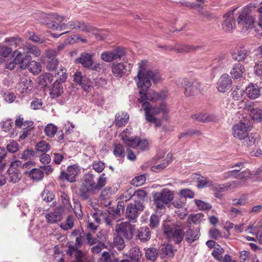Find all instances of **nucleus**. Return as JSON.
<instances>
[{
  "label": "nucleus",
  "instance_id": "47",
  "mask_svg": "<svg viewBox=\"0 0 262 262\" xmlns=\"http://www.w3.org/2000/svg\"><path fill=\"white\" fill-rule=\"evenodd\" d=\"M57 131V127L53 124H47L44 129L45 134L49 137H54Z\"/></svg>",
  "mask_w": 262,
  "mask_h": 262
},
{
  "label": "nucleus",
  "instance_id": "59",
  "mask_svg": "<svg viewBox=\"0 0 262 262\" xmlns=\"http://www.w3.org/2000/svg\"><path fill=\"white\" fill-rule=\"evenodd\" d=\"M244 94V91L238 88H236L231 94L232 97L235 100L241 99Z\"/></svg>",
  "mask_w": 262,
  "mask_h": 262
},
{
  "label": "nucleus",
  "instance_id": "25",
  "mask_svg": "<svg viewBox=\"0 0 262 262\" xmlns=\"http://www.w3.org/2000/svg\"><path fill=\"white\" fill-rule=\"evenodd\" d=\"M129 115L127 113H118L116 115L115 123L118 127L124 126L128 121Z\"/></svg>",
  "mask_w": 262,
  "mask_h": 262
},
{
  "label": "nucleus",
  "instance_id": "15",
  "mask_svg": "<svg viewBox=\"0 0 262 262\" xmlns=\"http://www.w3.org/2000/svg\"><path fill=\"white\" fill-rule=\"evenodd\" d=\"M13 56H15L14 60L15 63L19 65L22 69H25L27 68L28 62L31 60V57L29 55H27L21 53L17 50L13 52Z\"/></svg>",
  "mask_w": 262,
  "mask_h": 262
},
{
  "label": "nucleus",
  "instance_id": "9",
  "mask_svg": "<svg viewBox=\"0 0 262 262\" xmlns=\"http://www.w3.org/2000/svg\"><path fill=\"white\" fill-rule=\"evenodd\" d=\"M51 18L53 20H45L41 21V22L45 24L48 28L52 29L53 30L62 31L69 28L68 26V23L61 24V23L65 20L64 17L55 14L51 15Z\"/></svg>",
  "mask_w": 262,
  "mask_h": 262
},
{
  "label": "nucleus",
  "instance_id": "17",
  "mask_svg": "<svg viewBox=\"0 0 262 262\" xmlns=\"http://www.w3.org/2000/svg\"><path fill=\"white\" fill-rule=\"evenodd\" d=\"M63 209L61 207H57L53 212L47 213L45 215L47 222L49 224H56L60 222L62 219Z\"/></svg>",
  "mask_w": 262,
  "mask_h": 262
},
{
  "label": "nucleus",
  "instance_id": "37",
  "mask_svg": "<svg viewBox=\"0 0 262 262\" xmlns=\"http://www.w3.org/2000/svg\"><path fill=\"white\" fill-rule=\"evenodd\" d=\"M201 48L202 47L199 46H194L193 45H182L176 49V51L178 53H185L193 52Z\"/></svg>",
  "mask_w": 262,
  "mask_h": 262
},
{
  "label": "nucleus",
  "instance_id": "12",
  "mask_svg": "<svg viewBox=\"0 0 262 262\" xmlns=\"http://www.w3.org/2000/svg\"><path fill=\"white\" fill-rule=\"evenodd\" d=\"M143 207L142 202L135 201L134 203H130L126 208V217L130 221L135 222L139 214V212L142 211Z\"/></svg>",
  "mask_w": 262,
  "mask_h": 262
},
{
  "label": "nucleus",
  "instance_id": "26",
  "mask_svg": "<svg viewBox=\"0 0 262 262\" xmlns=\"http://www.w3.org/2000/svg\"><path fill=\"white\" fill-rule=\"evenodd\" d=\"M92 54L82 53L78 59L79 62L85 68H89L92 66L93 63Z\"/></svg>",
  "mask_w": 262,
  "mask_h": 262
},
{
  "label": "nucleus",
  "instance_id": "36",
  "mask_svg": "<svg viewBox=\"0 0 262 262\" xmlns=\"http://www.w3.org/2000/svg\"><path fill=\"white\" fill-rule=\"evenodd\" d=\"M132 148H139L141 150H146L149 149V144L148 141L145 139L141 140L138 138H135V140L133 143Z\"/></svg>",
  "mask_w": 262,
  "mask_h": 262
},
{
  "label": "nucleus",
  "instance_id": "43",
  "mask_svg": "<svg viewBox=\"0 0 262 262\" xmlns=\"http://www.w3.org/2000/svg\"><path fill=\"white\" fill-rule=\"evenodd\" d=\"M27 67L29 70L33 74H38L41 70L40 64L34 60L28 62Z\"/></svg>",
  "mask_w": 262,
  "mask_h": 262
},
{
  "label": "nucleus",
  "instance_id": "19",
  "mask_svg": "<svg viewBox=\"0 0 262 262\" xmlns=\"http://www.w3.org/2000/svg\"><path fill=\"white\" fill-rule=\"evenodd\" d=\"M239 185L238 181H233L224 184H213L211 189L216 192H222L228 191L229 189L238 187Z\"/></svg>",
  "mask_w": 262,
  "mask_h": 262
},
{
  "label": "nucleus",
  "instance_id": "58",
  "mask_svg": "<svg viewBox=\"0 0 262 262\" xmlns=\"http://www.w3.org/2000/svg\"><path fill=\"white\" fill-rule=\"evenodd\" d=\"M145 255L148 259L154 260L158 256V252L155 248H149L146 251Z\"/></svg>",
  "mask_w": 262,
  "mask_h": 262
},
{
  "label": "nucleus",
  "instance_id": "57",
  "mask_svg": "<svg viewBox=\"0 0 262 262\" xmlns=\"http://www.w3.org/2000/svg\"><path fill=\"white\" fill-rule=\"evenodd\" d=\"M114 149L113 150L114 154L119 157H123L124 154V148L123 146L121 144H115L114 145Z\"/></svg>",
  "mask_w": 262,
  "mask_h": 262
},
{
  "label": "nucleus",
  "instance_id": "23",
  "mask_svg": "<svg viewBox=\"0 0 262 262\" xmlns=\"http://www.w3.org/2000/svg\"><path fill=\"white\" fill-rule=\"evenodd\" d=\"M246 90L247 96L251 99H255L260 95V88L256 84L251 83Z\"/></svg>",
  "mask_w": 262,
  "mask_h": 262
},
{
  "label": "nucleus",
  "instance_id": "33",
  "mask_svg": "<svg viewBox=\"0 0 262 262\" xmlns=\"http://www.w3.org/2000/svg\"><path fill=\"white\" fill-rule=\"evenodd\" d=\"M244 72L245 68L244 66L240 63H238L233 66L230 74L235 79H238L242 76Z\"/></svg>",
  "mask_w": 262,
  "mask_h": 262
},
{
  "label": "nucleus",
  "instance_id": "32",
  "mask_svg": "<svg viewBox=\"0 0 262 262\" xmlns=\"http://www.w3.org/2000/svg\"><path fill=\"white\" fill-rule=\"evenodd\" d=\"M53 80V75L49 73H45L38 77V82L41 86L46 87L51 83Z\"/></svg>",
  "mask_w": 262,
  "mask_h": 262
},
{
  "label": "nucleus",
  "instance_id": "63",
  "mask_svg": "<svg viewBox=\"0 0 262 262\" xmlns=\"http://www.w3.org/2000/svg\"><path fill=\"white\" fill-rule=\"evenodd\" d=\"M180 195L182 198L192 199L194 197V194L190 189H183L180 191Z\"/></svg>",
  "mask_w": 262,
  "mask_h": 262
},
{
  "label": "nucleus",
  "instance_id": "22",
  "mask_svg": "<svg viewBox=\"0 0 262 262\" xmlns=\"http://www.w3.org/2000/svg\"><path fill=\"white\" fill-rule=\"evenodd\" d=\"M231 56L234 60L238 61H243L247 56V50L244 47H239L232 50Z\"/></svg>",
  "mask_w": 262,
  "mask_h": 262
},
{
  "label": "nucleus",
  "instance_id": "28",
  "mask_svg": "<svg viewBox=\"0 0 262 262\" xmlns=\"http://www.w3.org/2000/svg\"><path fill=\"white\" fill-rule=\"evenodd\" d=\"M130 132L126 128L119 135V137L127 146L132 147L135 138L130 137Z\"/></svg>",
  "mask_w": 262,
  "mask_h": 262
},
{
  "label": "nucleus",
  "instance_id": "20",
  "mask_svg": "<svg viewBox=\"0 0 262 262\" xmlns=\"http://www.w3.org/2000/svg\"><path fill=\"white\" fill-rule=\"evenodd\" d=\"M68 26L71 29L79 30L82 31L91 32L93 30V28L92 27L87 25L83 21H70L68 23Z\"/></svg>",
  "mask_w": 262,
  "mask_h": 262
},
{
  "label": "nucleus",
  "instance_id": "60",
  "mask_svg": "<svg viewBox=\"0 0 262 262\" xmlns=\"http://www.w3.org/2000/svg\"><path fill=\"white\" fill-rule=\"evenodd\" d=\"M145 182V177L144 175L137 176L132 181V184L137 187L142 185Z\"/></svg>",
  "mask_w": 262,
  "mask_h": 262
},
{
  "label": "nucleus",
  "instance_id": "31",
  "mask_svg": "<svg viewBox=\"0 0 262 262\" xmlns=\"http://www.w3.org/2000/svg\"><path fill=\"white\" fill-rule=\"evenodd\" d=\"M63 93V89L61 84L57 80L53 85L52 88L50 90V95L53 98H56Z\"/></svg>",
  "mask_w": 262,
  "mask_h": 262
},
{
  "label": "nucleus",
  "instance_id": "54",
  "mask_svg": "<svg viewBox=\"0 0 262 262\" xmlns=\"http://www.w3.org/2000/svg\"><path fill=\"white\" fill-rule=\"evenodd\" d=\"M73 210L78 219H80L83 216V213L81 211V204L79 202L75 201L73 204Z\"/></svg>",
  "mask_w": 262,
  "mask_h": 262
},
{
  "label": "nucleus",
  "instance_id": "6",
  "mask_svg": "<svg viewBox=\"0 0 262 262\" xmlns=\"http://www.w3.org/2000/svg\"><path fill=\"white\" fill-rule=\"evenodd\" d=\"M163 231L165 235L171 241L180 244L184 238L185 232L182 229L172 228L169 225H164Z\"/></svg>",
  "mask_w": 262,
  "mask_h": 262
},
{
  "label": "nucleus",
  "instance_id": "38",
  "mask_svg": "<svg viewBox=\"0 0 262 262\" xmlns=\"http://www.w3.org/2000/svg\"><path fill=\"white\" fill-rule=\"evenodd\" d=\"M32 84V81L30 79L25 78L23 81H21L19 83L21 93H27L30 92L33 88Z\"/></svg>",
  "mask_w": 262,
  "mask_h": 262
},
{
  "label": "nucleus",
  "instance_id": "41",
  "mask_svg": "<svg viewBox=\"0 0 262 262\" xmlns=\"http://www.w3.org/2000/svg\"><path fill=\"white\" fill-rule=\"evenodd\" d=\"M204 217L202 213L191 214L189 215L187 221L189 224L193 223L198 225L204 220Z\"/></svg>",
  "mask_w": 262,
  "mask_h": 262
},
{
  "label": "nucleus",
  "instance_id": "4",
  "mask_svg": "<svg viewBox=\"0 0 262 262\" xmlns=\"http://www.w3.org/2000/svg\"><path fill=\"white\" fill-rule=\"evenodd\" d=\"M175 83L184 89V94L187 97L196 95L203 90L200 82L192 81L187 78H178L176 80Z\"/></svg>",
  "mask_w": 262,
  "mask_h": 262
},
{
  "label": "nucleus",
  "instance_id": "45",
  "mask_svg": "<svg viewBox=\"0 0 262 262\" xmlns=\"http://www.w3.org/2000/svg\"><path fill=\"white\" fill-rule=\"evenodd\" d=\"M74 226V218L72 215H69L65 223H62L60 224L61 228L64 230H68L72 229Z\"/></svg>",
  "mask_w": 262,
  "mask_h": 262
},
{
  "label": "nucleus",
  "instance_id": "21",
  "mask_svg": "<svg viewBox=\"0 0 262 262\" xmlns=\"http://www.w3.org/2000/svg\"><path fill=\"white\" fill-rule=\"evenodd\" d=\"M74 79L75 82L80 85L85 91L88 90L90 86V80L85 76L82 75L81 72H77L74 76Z\"/></svg>",
  "mask_w": 262,
  "mask_h": 262
},
{
  "label": "nucleus",
  "instance_id": "50",
  "mask_svg": "<svg viewBox=\"0 0 262 262\" xmlns=\"http://www.w3.org/2000/svg\"><path fill=\"white\" fill-rule=\"evenodd\" d=\"M212 182L208 179L203 177H199L198 179V187L203 188L206 187H210L211 188Z\"/></svg>",
  "mask_w": 262,
  "mask_h": 262
},
{
  "label": "nucleus",
  "instance_id": "24",
  "mask_svg": "<svg viewBox=\"0 0 262 262\" xmlns=\"http://www.w3.org/2000/svg\"><path fill=\"white\" fill-rule=\"evenodd\" d=\"M6 179L9 182L15 183L18 182L21 178V172L19 170H13L12 168H9Z\"/></svg>",
  "mask_w": 262,
  "mask_h": 262
},
{
  "label": "nucleus",
  "instance_id": "56",
  "mask_svg": "<svg viewBox=\"0 0 262 262\" xmlns=\"http://www.w3.org/2000/svg\"><path fill=\"white\" fill-rule=\"evenodd\" d=\"M114 245L118 250H122L125 247V243L122 237L117 235L114 239Z\"/></svg>",
  "mask_w": 262,
  "mask_h": 262
},
{
  "label": "nucleus",
  "instance_id": "62",
  "mask_svg": "<svg viewBox=\"0 0 262 262\" xmlns=\"http://www.w3.org/2000/svg\"><path fill=\"white\" fill-rule=\"evenodd\" d=\"M28 34L29 39L34 42L42 44L45 42V40L43 38H39L33 32H29Z\"/></svg>",
  "mask_w": 262,
  "mask_h": 262
},
{
  "label": "nucleus",
  "instance_id": "30",
  "mask_svg": "<svg viewBox=\"0 0 262 262\" xmlns=\"http://www.w3.org/2000/svg\"><path fill=\"white\" fill-rule=\"evenodd\" d=\"M199 231L198 229L189 228L186 232L185 239L188 243H192L199 238Z\"/></svg>",
  "mask_w": 262,
  "mask_h": 262
},
{
  "label": "nucleus",
  "instance_id": "49",
  "mask_svg": "<svg viewBox=\"0 0 262 262\" xmlns=\"http://www.w3.org/2000/svg\"><path fill=\"white\" fill-rule=\"evenodd\" d=\"M19 145L17 142L14 140H10L7 144V150L11 153L14 154L19 150Z\"/></svg>",
  "mask_w": 262,
  "mask_h": 262
},
{
  "label": "nucleus",
  "instance_id": "51",
  "mask_svg": "<svg viewBox=\"0 0 262 262\" xmlns=\"http://www.w3.org/2000/svg\"><path fill=\"white\" fill-rule=\"evenodd\" d=\"M35 148L39 151L46 152L50 149V146L45 141H41L36 145Z\"/></svg>",
  "mask_w": 262,
  "mask_h": 262
},
{
  "label": "nucleus",
  "instance_id": "8",
  "mask_svg": "<svg viewBox=\"0 0 262 262\" xmlns=\"http://www.w3.org/2000/svg\"><path fill=\"white\" fill-rule=\"evenodd\" d=\"M135 231V225H132L127 222L117 224L115 226V232L117 235L127 239L132 238Z\"/></svg>",
  "mask_w": 262,
  "mask_h": 262
},
{
  "label": "nucleus",
  "instance_id": "3",
  "mask_svg": "<svg viewBox=\"0 0 262 262\" xmlns=\"http://www.w3.org/2000/svg\"><path fill=\"white\" fill-rule=\"evenodd\" d=\"M142 103V107L145 112L146 120L148 122L154 123L156 126H161V120L155 117V116L161 113L163 116L167 115L169 112L167 105L164 103H162L159 106H152L147 101Z\"/></svg>",
  "mask_w": 262,
  "mask_h": 262
},
{
  "label": "nucleus",
  "instance_id": "27",
  "mask_svg": "<svg viewBox=\"0 0 262 262\" xmlns=\"http://www.w3.org/2000/svg\"><path fill=\"white\" fill-rule=\"evenodd\" d=\"M23 50L26 54H32L37 57H39L41 54V51L38 48L29 43H26L23 46Z\"/></svg>",
  "mask_w": 262,
  "mask_h": 262
},
{
  "label": "nucleus",
  "instance_id": "14",
  "mask_svg": "<svg viewBox=\"0 0 262 262\" xmlns=\"http://www.w3.org/2000/svg\"><path fill=\"white\" fill-rule=\"evenodd\" d=\"M233 12L234 11H229L223 16L222 28L226 32H231L235 28V23Z\"/></svg>",
  "mask_w": 262,
  "mask_h": 262
},
{
  "label": "nucleus",
  "instance_id": "18",
  "mask_svg": "<svg viewBox=\"0 0 262 262\" xmlns=\"http://www.w3.org/2000/svg\"><path fill=\"white\" fill-rule=\"evenodd\" d=\"M155 165L151 167V170L155 172H158L165 168L171 161V156L167 155L165 159H162L158 156H156L154 159Z\"/></svg>",
  "mask_w": 262,
  "mask_h": 262
},
{
  "label": "nucleus",
  "instance_id": "16",
  "mask_svg": "<svg viewBox=\"0 0 262 262\" xmlns=\"http://www.w3.org/2000/svg\"><path fill=\"white\" fill-rule=\"evenodd\" d=\"M132 67L123 62L113 63L112 66V73L116 77H121L124 75L127 71H130Z\"/></svg>",
  "mask_w": 262,
  "mask_h": 262
},
{
  "label": "nucleus",
  "instance_id": "44",
  "mask_svg": "<svg viewBox=\"0 0 262 262\" xmlns=\"http://www.w3.org/2000/svg\"><path fill=\"white\" fill-rule=\"evenodd\" d=\"M160 255L161 258H164L166 256L172 257L173 256V250L171 245L167 244L162 247L160 250Z\"/></svg>",
  "mask_w": 262,
  "mask_h": 262
},
{
  "label": "nucleus",
  "instance_id": "7",
  "mask_svg": "<svg viewBox=\"0 0 262 262\" xmlns=\"http://www.w3.org/2000/svg\"><path fill=\"white\" fill-rule=\"evenodd\" d=\"M237 21L243 30H248L253 27L255 18L250 15L248 8H244L239 13Z\"/></svg>",
  "mask_w": 262,
  "mask_h": 262
},
{
  "label": "nucleus",
  "instance_id": "61",
  "mask_svg": "<svg viewBox=\"0 0 262 262\" xmlns=\"http://www.w3.org/2000/svg\"><path fill=\"white\" fill-rule=\"evenodd\" d=\"M228 215L230 219H234L238 216H242L243 212L241 210L232 207L228 211Z\"/></svg>",
  "mask_w": 262,
  "mask_h": 262
},
{
  "label": "nucleus",
  "instance_id": "2",
  "mask_svg": "<svg viewBox=\"0 0 262 262\" xmlns=\"http://www.w3.org/2000/svg\"><path fill=\"white\" fill-rule=\"evenodd\" d=\"M107 179L105 174L102 173L95 182L92 174H85L83 177L82 182L79 188L80 197L83 200L90 199L97 193L106 184Z\"/></svg>",
  "mask_w": 262,
  "mask_h": 262
},
{
  "label": "nucleus",
  "instance_id": "1",
  "mask_svg": "<svg viewBox=\"0 0 262 262\" xmlns=\"http://www.w3.org/2000/svg\"><path fill=\"white\" fill-rule=\"evenodd\" d=\"M147 60H143L139 62L137 75L135 78L137 85L140 90L139 92L140 97L138 101L143 102L148 100L152 102H156L165 99L168 96L167 91H163L157 93L154 91H150L146 93V90L151 86L150 81L157 83L161 79V76L158 73H155L152 71L148 70Z\"/></svg>",
  "mask_w": 262,
  "mask_h": 262
},
{
  "label": "nucleus",
  "instance_id": "48",
  "mask_svg": "<svg viewBox=\"0 0 262 262\" xmlns=\"http://www.w3.org/2000/svg\"><path fill=\"white\" fill-rule=\"evenodd\" d=\"M250 115L253 120L258 122H260L262 120V111L258 108L251 110Z\"/></svg>",
  "mask_w": 262,
  "mask_h": 262
},
{
  "label": "nucleus",
  "instance_id": "46",
  "mask_svg": "<svg viewBox=\"0 0 262 262\" xmlns=\"http://www.w3.org/2000/svg\"><path fill=\"white\" fill-rule=\"evenodd\" d=\"M101 60L106 62H111L115 60V55L113 51L103 52L100 55Z\"/></svg>",
  "mask_w": 262,
  "mask_h": 262
},
{
  "label": "nucleus",
  "instance_id": "64",
  "mask_svg": "<svg viewBox=\"0 0 262 262\" xmlns=\"http://www.w3.org/2000/svg\"><path fill=\"white\" fill-rule=\"evenodd\" d=\"M58 63V61L56 58H52L48 61L47 68L49 71H54L57 69Z\"/></svg>",
  "mask_w": 262,
  "mask_h": 262
},
{
  "label": "nucleus",
  "instance_id": "11",
  "mask_svg": "<svg viewBox=\"0 0 262 262\" xmlns=\"http://www.w3.org/2000/svg\"><path fill=\"white\" fill-rule=\"evenodd\" d=\"M80 173V168L77 165H70L67 167V171H61L59 176L61 180H67L70 183L76 181V177Z\"/></svg>",
  "mask_w": 262,
  "mask_h": 262
},
{
  "label": "nucleus",
  "instance_id": "29",
  "mask_svg": "<svg viewBox=\"0 0 262 262\" xmlns=\"http://www.w3.org/2000/svg\"><path fill=\"white\" fill-rule=\"evenodd\" d=\"M23 40L18 36L7 37L5 40V43L7 44L9 48H16L19 46Z\"/></svg>",
  "mask_w": 262,
  "mask_h": 262
},
{
  "label": "nucleus",
  "instance_id": "40",
  "mask_svg": "<svg viewBox=\"0 0 262 262\" xmlns=\"http://www.w3.org/2000/svg\"><path fill=\"white\" fill-rule=\"evenodd\" d=\"M29 176L33 180L38 181L43 178L44 173L40 169L34 168L30 171Z\"/></svg>",
  "mask_w": 262,
  "mask_h": 262
},
{
  "label": "nucleus",
  "instance_id": "5",
  "mask_svg": "<svg viewBox=\"0 0 262 262\" xmlns=\"http://www.w3.org/2000/svg\"><path fill=\"white\" fill-rule=\"evenodd\" d=\"M154 203L158 208H162L173 199V194L168 189H163L153 195Z\"/></svg>",
  "mask_w": 262,
  "mask_h": 262
},
{
  "label": "nucleus",
  "instance_id": "42",
  "mask_svg": "<svg viewBox=\"0 0 262 262\" xmlns=\"http://www.w3.org/2000/svg\"><path fill=\"white\" fill-rule=\"evenodd\" d=\"M141 256L142 253L138 247H133L129 251V257L134 262H138Z\"/></svg>",
  "mask_w": 262,
  "mask_h": 262
},
{
  "label": "nucleus",
  "instance_id": "10",
  "mask_svg": "<svg viewBox=\"0 0 262 262\" xmlns=\"http://www.w3.org/2000/svg\"><path fill=\"white\" fill-rule=\"evenodd\" d=\"M251 126L249 122H239L235 124L232 128V133L234 137L242 140L248 137Z\"/></svg>",
  "mask_w": 262,
  "mask_h": 262
},
{
  "label": "nucleus",
  "instance_id": "13",
  "mask_svg": "<svg viewBox=\"0 0 262 262\" xmlns=\"http://www.w3.org/2000/svg\"><path fill=\"white\" fill-rule=\"evenodd\" d=\"M232 80L231 77L227 74H223L219 78L217 84L216 89L220 93H225L231 86Z\"/></svg>",
  "mask_w": 262,
  "mask_h": 262
},
{
  "label": "nucleus",
  "instance_id": "53",
  "mask_svg": "<svg viewBox=\"0 0 262 262\" xmlns=\"http://www.w3.org/2000/svg\"><path fill=\"white\" fill-rule=\"evenodd\" d=\"M112 195V190L111 187H106L101 192L100 196V200L110 199Z\"/></svg>",
  "mask_w": 262,
  "mask_h": 262
},
{
  "label": "nucleus",
  "instance_id": "52",
  "mask_svg": "<svg viewBox=\"0 0 262 262\" xmlns=\"http://www.w3.org/2000/svg\"><path fill=\"white\" fill-rule=\"evenodd\" d=\"M17 155L18 158L27 160L34 157V151L33 150L27 149L22 152L18 153Z\"/></svg>",
  "mask_w": 262,
  "mask_h": 262
},
{
  "label": "nucleus",
  "instance_id": "39",
  "mask_svg": "<svg viewBox=\"0 0 262 262\" xmlns=\"http://www.w3.org/2000/svg\"><path fill=\"white\" fill-rule=\"evenodd\" d=\"M12 51V49L6 45H0V63H2L4 59L9 56Z\"/></svg>",
  "mask_w": 262,
  "mask_h": 262
},
{
  "label": "nucleus",
  "instance_id": "34",
  "mask_svg": "<svg viewBox=\"0 0 262 262\" xmlns=\"http://www.w3.org/2000/svg\"><path fill=\"white\" fill-rule=\"evenodd\" d=\"M191 118L198 122H208L213 121V117L205 113H199L191 116Z\"/></svg>",
  "mask_w": 262,
  "mask_h": 262
},
{
  "label": "nucleus",
  "instance_id": "55",
  "mask_svg": "<svg viewBox=\"0 0 262 262\" xmlns=\"http://www.w3.org/2000/svg\"><path fill=\"white\" fill-rule=\"evenodd\" d=\"M134 199L137 198L138 199V201H136V202H142L147 196V193L145 191L141 189H139L136 191H135L134 194L132 195Z\"/></svg>",
  "mask_w": 262,
  "mask_h": 262
},
{
  "label": "nucleus",
  "instance_id": "35",
  "mask_svg": "<svg viewBox=\"0 0 262 262\" xmlns=\"http://www.w3.org/2000/svg\"><path fill=\"white\" fill-rule=\"evenodd\" d=\"M138 236L142 242H146L150 238V231L147 227H141L138 230Z\"/></svg>",
  "mask_w": 262,
  "mask_h": 262
}]
</instances>
